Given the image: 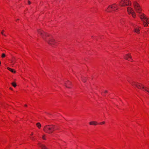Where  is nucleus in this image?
<instances>
[{
  "label": "nucleus",
  "instance_id": "f257e3e1",
  "mask_svg": "<svg viewBox=\"0 0 149 149\" xmlns=\"http://www.w3.org/2000/svg\"><path fill=\"white\" fill-rule=\"evenodd\" d=\"M38 32L40 35L41 37L42 38L46 41L47 42L49 45L53 46L54 45L55 43H56L55 40L52 38H50V39L47 40V37L49 36L45 32L40 29L38 30Z\"/></svg>",
  "mask_w": 149,
  "mask_h": 149
},
{
  "label": "nucleus",
  "instance_id": "f03ea898",
  "mask_svg": "<svg viewBox=\"0 0 149 149\" xmlns=\"http://www.w3.org/2000/svg\"><path fill=\"white\" fill-rule=\"evenodd\" d=\"M55 126L54 125H47L43 128V130L46 133L49 134L52 133L54 130Z\"/></svg>",
  "mask_w": 149,
  "mask_h": 149
},
{
  "label": "nucleus",
  "instance_id": "7ed1b4c3",
  "mask_svg": "<svg viewBox=\"0 0 149 149\" xmlns=\"http://www.w3.org/2000/svg\"><path fill=\"white\" fill-rule=\"evenodd\" d=\"M140 17L143 22V25L145 26H148L147 24L149 23V18H147L144 14H141L140 16Z\"/></svg>",
  "mask_w": 149,
  "mask_h": 149
},
{
  "label": "nucleus",
  "instance_id": "20e7f679",
  "mask_svg": "<svg viewBox=\"0 0 149 149\" xmlns=\"http://www.w3.org/2000/svg\"><path fill=\"white\" fill-rule=\"evenodd\" d=\"M133 5L134 9L139 14V15L140 17V15L141 14H143L141 13V9L140 5L136 2H135L133 3Z\"/></svg>",
  "mask_w": 149,
  "mask_h": 149
},
{
  "label": "nucleus",
  "instance_id": "39448f33",
  "mask_svg": "<svg viewBox=\"0 0 149 149\" xmlns=\"http://www.w3.org/2000/svg\"><path fill=\"white\" fill-rule=\"evenodd\" d=\"M118 6L116 4H114L111 5L109 6L107 8V10L106 11L108 12H111V10H110V8H111L114 11H115L118 9Z\"/></svg>",
  "mask_w": 149,
  "mask_h": 149
},
{
  "label": "nucleus",
  "instance_id": "423d86ee",
  "mask_svg": "<svg viewBox=\"0 0 149 149\" xmlns=\"http://www.w3.org/2000/svg\"><path fill=\"white\" fill-rule=\"evenodd\" d=\"M120 4L122 6H125L130 5L131 3L129 0H122Z\"/></svg>",
  "mask_w": 149,
  "mask_h": 149
},
{
  "label": "nucleus",
  "instance_id": "0eeeda50",
  "mask_svg": "<svg viewBox=\"0 0 149 149\" xmlns=\"http://www.w3.org/2000/svg\"><path fill=\"white\" fill-rule=\"evenodd\" d=\"M127 11L129 14H132V16L134 18L136 16L135 13L132 8L130 7H128Z\"/></svg>",
  "mask_w": 149,
  "mask_h": 149
},
{
  "label": "nucleus",
  "instance_id": "6e6552de",
  "mask_svg": "<svg viewBox=\"0 0 149 149\" xmlns=\"http://www.w3.org/2000/svg\"><path fill=\"white\" fill-rule=\"evenodd\" d=\"M135 86L138 88L143 89L145 90V89L146 88V87L145 88L144 86L141 84L137 83V84H135Z\"/></svg>",
  "mask_w": 149,
  "mask_h": 149
},
{
  "label": "nucleus",
  "instance_id": "1a4fd4ad",
  "mask_svg": "<svg viewBox=\"0 0 149 149\" xmlns=\"http://www.w3.org/2000/svg\"><path fill=\"white\" fill-rule=\"evenodd\" d=\"M71 84V82L69 81H68L65 83V85L67 88H70V85Z\"/></svg>",
  "mask_w": 149,
  "mask_h": 149
},
{
  "label": "nucleus",
  "instance_id": "9d476101",
  "mask_svg": "<svg viewBox=\"0 0 149 149\" xmlns=\"http://www.w3.org/2000/svg\"><path fill=\"white\" fill-rule=\"evenodd\" d=\"M124 58L125 59H127L128 61H130L128 59V58H130L131 59L132 61L133 60L132 59V56L130 55V54H127L125 55V56H124Z\"/></svg>",
  "mask_w": 149,
  "mask_h": 149
},
{
  "label": "nucleus",
  "instance_id": "9b49d317",
  "mask_svg": "<svg viewBox=\"0 0 149 149\" xmlns=\"http://www.w3.org/2000/svg\"><path fill=\"white\" fill-rule=\"evenodd\" d=\"M39 146L42 149H49L44 145L40 144Z\"/></svg>",
  "mask_w": 149,
  "mask_h": 149
},
{
  "label": "nucleus",
  "instance_id": "f8f14e48",
  "mask_svg": "<svg viewBox=\"0 0 149 149\" xmlns=\"http://www.w3.org/2000/svg\"><path fill=\"white\" fill-rule=\"evenodd\" d=\"M89 124L90 125H96L97 124V122L95 121H92L89 123Z\"/></svg>",
  "mask_w": 149,
  "mask_h": 149
},
{
  "label": "nucleus",
  "instance_id": "ddd939ff",
  "mask_svg": "<svg viewBox=\"0 0 149 149\" xmlns=\"http://www.w3.org/2000/svg\"><path fill=\"white\" fill-rule=\"evenodd\" d=\"M134 31L137 33H139V30L138 28L135 27Z\"/></svg>",
  "mask_w": 149,
  "mask_h": 149
},
{
  "label": "nucleus",
  "instance_id": "4468645a",
  "mask_svg": "<svg viewBox=\"0 0 149 149\" xmlns=\"http://www.w3.org/2000/svg\"><path fill=\"white\" fill-rule=\"evenodd\" d=\"M7 69L8 70L14 73H15L16 72L14 70L8 67L7 68Z\"/></svg>",
  "mask_w": 149,
  "mask_h": 149
},
{
  "label": "nucleus",
  "instance_id": "2eb2a0df",
  "mask_svg": "<svg viewBox=\"0 0 149 149\" xmlns=\"http://www.w3.org/2000/svg\"><path fill=\"white\" fill-rule=\"evenodd\" d=\"M81 79L83 82H85L86 81V78L84 77L81 76Z\"/></svg>",
  "mask_w": 149,
  "mask_h": 149
},
{
  "label": "nucleus",
  "instance_id": "dca6fc26",
  "mask_svg": "<svg viewBox=\"0 0 149 149\" xmlns=\"http://www.w3.org/2000/svg\"><path fill=\"white\" fill-rule=\"evenodd\" d=\"M36 125L37 127L40 129L41 127V125L39 123H38L36 124Z\"/></svg>",
  "mask_w": 149,
  "mask_h": 149
},
{
  "label": "nucleus",
  "instance_id": "f3484780",
  "mask_svg": "<svg viewBox=\"0 0 149 149\" xmlns=\"http://www.w3.org/2000/svg\"><path fill=\"white\" fill-rule=\"evenodd\" d=\"M11 84L14 87H15L17 86L15 82H12L11 83Z\"/></svg>",
  "mask_w": 149,
  "mask_h": 149
},
{
  "label": "nucleus",
  "instance_id": "a211bd4d",
  "mask_svg": "<svg viewBox=\"0 0 149 149\" xmlns=\"http://www.w3.org/2000/svg\"><path fill=\"white\" fill-rule=\"evenodd\" d=\"M137 83L135 82H132V83H131V84L132 86H135V84H137Z\"/></svg>",
  "mask_w": 149,
  "mask_h": 149
},
{
  "label": "nucleus",
  "instance_id": "6ab92c4d",
  "mask_svg": "<svg viewBox=\"0 0 149 149\" xmlns=\"http://www.w3.org/2000/svg\"><path fill=\"white\" fill-rule=\"evenodd\" d=\"M6 56V55H5V54L4 53H3L2 54V56H1V57H2V58H4Z\"/></svg>",
  "mask_w": 149,
  "mask_h": 149
},
{
  "label": "nucleus",
  "instance_id": "aec40b11",
  "mask_svg": "<svg viewBox=\"0 0 149 149\" xmlns=\"http://www.w3.org/2000/svg\"><path fill=\"white\" fill-rule=\"evenodd\" d=\"M148 89L147 88H146L145 89V91L146 92H148L149 93V90H148Z\"/></svg>",
  "mask_w": 149,
  "mask_h": 149
},
{
  "label": "nucleus",
  "instance_id": "412c9836",
  "mask_svg": "<svg viewBox=\"0 0 149 149\" xmlns=\"http://www.w3.org/2000/svg\"><path fill=\"white\" fill-rule=\"evenodd\" d=\"M105 122L104 121H103V122H101V123H99V124H100V125H102V124H104L105 123Z\"/></svg>",
  "mask_w": 149,
  "mask_h": 149
},
{
  "label": "nucleus",
  "instance_id": "4be33fe9",
  "mask_svg": "<svg viewBox=\"0 0 149 149\" xmlns=\"http://www.w3.org/2000/svg\"><path fill=\"white\" fill-rule=\"evenodd\" d=\"M45 135H43L42 137V139L44 140H45L46 139L45 138Z\"/></svg>",
  "mask_w": 149,
  "mask_h": 149
},
{
  "label": "nucleus",
  "instance_id": "5701e85b",
  "mask_svg": "<svg viewBox=\"0 0 149 149\" xmlns=\"http://www.w3.org/2000/svg\"><path fill=\"white\" fill-rule=\"evenodd\" d=\"M4 32V30H3L1 32V33L2 34H3V32Z\"/></svg>",
  "mask_w": 149,
  "mask_h": 149
},
{
  "label": "nucleus",
  "instance_id": "b1692460",
  "mask_svg": "<svg viewBox=\"0 0 149 149\" xmlns=\"http://www.w3.org/2000/svg\"><path fill=\"white\" fill-rule=\"evenodd\" d=\"M12 62L14 64L15 63V61L14 60H13L12 61Z\"/></svg>",
  "mask_w": 149,
  "mask_h": 149
},
{
  "label": "nucleus",
  "instance_id": "393cba45",
  "mask_svg": "<svg viewBox=\"0 0 149 149\" xmlns=\"http://www.w3.org/2000/svg\"><path fill=\"white\" fill-rule=\"evenodd\" d=\"M28 4H30L31 3V2L29 1H28Z\"/></svg>",
  "mask_w": 149,
  "mask_h": 149
},
{
  "label": "nucleus",
  "instance_id": "a878e982",
  "mask_svg": "<svg viewBox=\"0 0 149 149\" xmlns=\"http://www.w3.org/2000/svg\"><path fill=\"white\" fill-rule=\"evenodd\" d=\"M124 22V21L123 20H121L120 21V23L121 24H122L123 23V22Z\"/></svg>",
  "mask_w": 149,
  "mask_h": 149
},
{
  "label": "nucleus",
  "instance_id": "bb28decb",
  "mask_svg": "<svg viewBox=\"0 0 149 149\" xmlns=\"http://www.w3.org/2000/svg\"><path fill=\"white\" fill-rule=\"evenodd\" d=\"M31 139H32V140H34V138H33V137L31 138Z\"/></svg>",
  "mask_w": 149,
  "mask_h": 149
},
{
  "label": "nucleus",
  "instance_id": "cd10ccee",
  "mask_svg": "<svg viewBox=\"0 0 149 149\" xmlns=\"http://www.w3.org/2000/svg\"><path fill=\"white\" fill-rule=\"evenodd\" d=\"M105 93H107V91H105Z\"/></svg>",
  "mask_w": 149,
  "mask_h": 149
},
{
  "label": "nucleus",
  "instance_id": "c85d7f7f",
  "mask_svg": "<svg viewBox=\"0 0 149 149\" xmlns=\"http://www.w3.org/2000/svg\"><path fill=\"white\" fill-rule=\"evenodd\" d=\"M10 90H13V89H12V88H10Z\"/></svg>",
  "mask_w": 149,
  "mask_h": 149
},
{
  "label": "nucleus",
  "instance_id": "c756f323",
  "mask_svg": "<svg viewBox=\"0 0 149 149\" xmlns=\"http://www.w3.org/2000/svg\"><path fill=\"white\" fill-rule=\"evenodd\" d=\"M3 36H6V35L5 34H3Z\"/></svg>",
  "mask_w": 149,
  "mask_h": 149
},
{
  "label": "nucleus",
  "instance_id": "7c9ffc66",
  "mask_svg": "<svg viewBox=\"0 0 149 149\" xmlns=\"http://www.w3.org/2000/svg\"><path fill=\"white\" fill-rule=\"evenodd\" d=\"M33 134V133L32 132L31 133V135H32Z\"/></svg>",
  "mask_w": 149,
  "mask_h": 149
},
{
  "label": "nucleus",
  "instance_id": "2f4dec72",
  "mask_svg": "<svg viewBox=\"0 0 149 149\" xmlns=\"http://www.w3.org/2000/svg\"><path fill=\"white\" fill-rule=\"evenodd\" d=\"M25 106H26V107H27V105H26V104H25Z\"/></svg>",
  "mask_w": 149,
  "mask_h": 149
},
{
  "label": "nucleus",
  "instance_id": "473e14b6",
  "mask_svg": "<svg viewBox=\"0 0 149 149\" xmlns=\"http://www.w3.org/2000/svg\"><path fill=\"white\" fill-rule=\"evenodd\" d=\"M19 20V19H17V20Z\"/></svg>",
  "mask_w": 149,
  "mask_h": 149
}]
</instances>
